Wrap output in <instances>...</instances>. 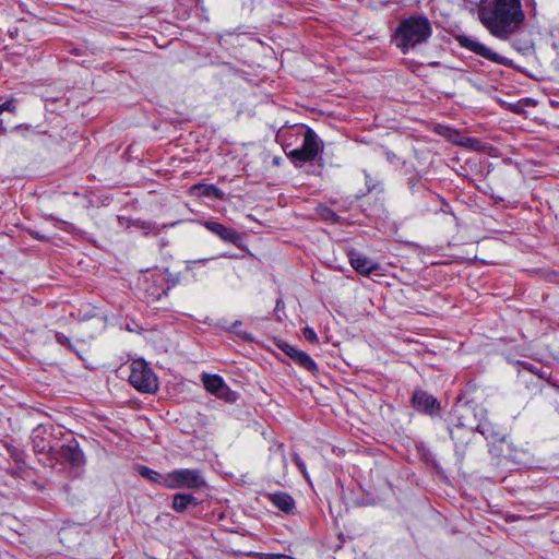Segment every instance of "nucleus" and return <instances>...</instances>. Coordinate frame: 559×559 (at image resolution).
<instances>
[{
  "label": "nucleus",
  "instance_id": "3",
  "mask_svg": "<svg viewBox=\"0 0 559 559\" xmlns=\"http://www.w3.org/2000/svg\"><path fill=\"white\" fill-rule=\"evenodd\" d=\"M129 382L133 388L143 393H153L158 388L156 376L142 359L132 361Z\"/></svg>",
  "mask_w": 559,
  "mask_h": 559
},
{
  "label": "nucleus",
  "instance_id": "25",
  "mask_svg": "<svg viewBox=\"0 0 559 559\" xmlns=\"http://www.w3.org/2000/svg\"><path fill=\"white\" fill-rule=\"evenodd\" d=\"M240 324H241V323H240V321H236V322L234 323L233 328L235 329L236 326H239Z\"/></svg>",
  "mask_w": 559,
  "mask_h": 559
},
{
  "label": "nucleus",
  "instance_id": "26",
  "mask_svg": "<svg viewBox=\"0 0 559 559\" xmlns=\"http://www.w3.org/2000/svg\"><path fill=\"white\" fill-rule=\"evenodd\" d=\"M34 442H36V441L34 440ZM39 447H41V443H35L36 449H39Z\"/></svg>",
  "mask_w": 559,
  "mask_h": 559
},
{
  "label": "nucleus",
  "instance_id": "15",
  "mask_svg": "<svg viewBox=\"0 0 559 559\" xmlns=\"http://www.w3.org/2000/svg\"><path fill=\"white\" fill-rule=\"evenodd\" d=\"M61 455L74 466H80L84 462L82 451L73 447H62Z\"/></svg>",
  "mask_w": 559,
  "mask_h": 559
},
{
  "label": "nucleus",
  "instance_id": "9",
  "mask_svg": "<svg viewBox=\"0 0 559 559\" xmlns=\"http://www.w3.org/2000/svg\"><path fill=\"white\" fill-rule=\"evenodd\" d=\"M281 348L287 356H289L293 360H295L299 366H301L306 370L312 373L318 372L317 364L307 353L299 350L286 343L282 345Z\"/></svg>",
  "mask_w": 559,
  "mask_h": 559
},
{
  "label": "nucleus",
  "instance_id": "23",
  "mask_svg": "<svg viewBox=\"0 0 559 559\" xmlns=\"http://www.w3.org/2000/svg\"><path fill=\"white\" fill-rule=\"evenodd\" d=\"M528 370H530L531 372H533V373H536L540 379H546V377H547L546 372H544V371H539V372H537V371H535V370H534V369H532V368H530Z\"/></svg>",
  "mask_w": 559,
  "mask_h": 559
},
{
  "label": "nucleus",
  "instance_id": "7",
  "mask_svg": "<svg viewBox=\"0 0 559 559\" xmlns=\"http://www.w3.org/2000/svg\"><path fill=\"white\" fill-rule=\"evenodd\" d=\"M202 382L204 388L217 397L228 402L236 401V393L227 386L222 377L216 374H203Z\"/></svg>",
  "mask_w": 559,
  "mask_h": 559
},
{
  "label": "nucleus",
  "instance_id": "1",
  "mask_svg": "<svg viewBox=\"0 0 559 559\" xmlns=\"http://www.w3.org/2000/svg\"><path fill=\"white\" fill-rule=\"evenodd\" d=\"M478 20L496 38L508 40L525 21L521 0H481Z\"/></svg>",
  "mask_w": 559,
  "mask_h": 559
},
{
  "label": "nucleus",
  "instance_id": "13",
  "mask_svg": "<svg viewBox=\"0 0 559 559\" xmlns=\"http://www.w3.org/2000/svg\"><path fill=\"white\" fill-rule=\"evenodd\" d=\"M269 499L276 508L286 513H290L295 508L294 499L285 492L269 495Z\"/></svg>",
  "mask_w": 559,
  "mask_h": 559
},
{
  "label": "nucleus",
  "instance_id": "12",
  "mask_svg": "<svg viewBox=\"0 0 559 559\" xmlns=\"http://www.w3.org/2000/svg\"><path fill=\"white\" fill-rule=\"evenodd\" d=\"M190 193L192 195L210 197V198H214L217 200L224 199V192L214 185H203V183L193 185L190 188Z\"/></svg>",
  "mask_w": 559,
  "mask_h": 559
},
{
  "label": "nucleus",
  "instance_id": "21",
  "mask_svg": "<svg viewBox=\"0 0 559 559\" xmlns=\"http://www.w3.org/2000/svg\"><path fill=\"white\" fill-rule=\"evenodd\" d=\"M56 341L61 344V345H64V346H70V341L69 338L61 334V333H56Z\"/></svg>",
  "mask_w": 559,
  "mask_h": 559
},
{
  "label": "nucleus",
  "instance_id": "24",
  "mask_svg": "<svg viewBox=\"0 0 559 559\" xmlns=\"http://www.w3.org/2000/svg\"><path fill=\"white\" fill-rule=\"evenodd\" d=\"M335 217V214L332 212H329V216H326L328 219H333Z\"/></svg>",
  "mask_w": 559,
  "mask_h": 559
},
{
  "label": "nucleus",
  "instance_id": "22",
  "mask_svg": "<svg viewBox=\"0 0 559 559\" xmlns=\"http://www.w3.org/2000/svg\"><path fill=\"white\" fill-rule=\"evenodd\" d=\"M209 259H200V260H191V261H187V270L191 271L194 269V266L199 263H204L206 262Z\"/></svg>",
  "mask_w": 559,
  "mask_h": 559
},
{
  "label": "nucleus",
  "instance_id": "6",
  "mask_svg": "<svg viewBox=\"0 0 559 559\" xmlns=\"http://www.w3.org/2000/svg\"><path fill=\"white\" fill-rule=\"evenodd\" d=\"M457 41L461 47L473 51L474 53L481 56L483 58H486L487 60H490L492 62H496L498 64H508V59L498 55L497 52L492 51L490 48L481 44L480 41L473 39L465 35L457 36Z\"/></svg>",
  "mask_w": 559,
  "mask_h": 559
},
{
  "label": "nucleus",
  "instance_id": "14",
  "mask_svg": "<svg viewBox=\"0 0 559 559\" xmlns=\"http://www.w3.org/2000/svg\"><path fill=\"white\" fill-rule=\"evenodd\" d=\"M197 504V498L190 493H176L173 498V509L177 512H183L189 507Z\"/></svg>",
  "mask_w": 559,
  "mask_h": 559
},
{
  "label": "nucleus",
  "instance_id": "18",
  "mask_svg": "<svg viewBox=\"0 0 559 559\" xmlns=\"http://www.w3.org/2000/svg\"><path fill=\"white\" fill-rule=\"evenodd\" d=\"M304 336L307 341L311 342V343H317L318 342V336L316 334V332L311 329V328H305L304 329Z\"/></svg>",
  "mask_w": 559,
  "mask_h": 559
},
{
  "label": "nucleus",
  "instance_id": "11",
  "mask_svg": "<svg viewBox=\"0 0 559 559\" xmlns=\"http://www.w3.org/2000/svg\"><path fill=\"white\" fill-rule=\"evenodd\" d=\"M349 262L356 272L365 275H369L379 270V264L377 262L355 252H350Z\"/></svg>",
  "mask_w": 559,
  "mask_h": 559
},
{
  "label": "nucleus",
  "instance_id": "10",
  "mask_svg": "<svg viewBox=\"0 0 559 559\" xmlns=\"http://www.w3.org/2000/svg\"><path fill=\"white\" fill-rule=\"evenodd\" d=\"M204 226L206 227V229L217 235L221 239L225 241L238 243L241 240L240 235L236 230L227 228L221 223L205 222Z\"/></svg>",
  "mask_w": 559,
  "mask_h": 559
},
{
  "label": "nucleus",
  "instance_id": "4",
  "mask_svg": "<svg viewBox=\"0 0 559 559\" xmlns=\"http://www.w3.org/2000/svg\"><path fill=\"white\" fill-rule=\"evenodd\" d=\"M205 486V479L200 471L181 468L167 473L164 487L168 489L187 488L197 489Z\"/></svg>",
  "mask_w": 559,
  "mask_h": 559
},
{
  "label": "nucleus",
  "instance_id": "5",
  "mask_svg": "<svg viewBox=\"0 0 559 559\" xmlns=\"http://www.w3.org/2000/svg\"><path fill=\"white\" fill-rule=\"evenodd\" d=\"M320 152L317 134L312 129H307L301 147L290 151L287 156L296 166H302L313 160Z\"/></svg>",
  "mask_w": 559,
  "mask_h": 559
},
{
  "label": "nucleus",
  "instance_id": "17",
  "mask_svg": "<svg viewBox=\"0 0 559 559\" xmlns=\"http://www.w3.org/2000/svg\"><path fill=\"white\" fill-rule=\"evenodd\" d=\"M293 460H294L295 464L298 466L299 471L305 476V478L308 479L309 476H308V473H307V469H306V464L300 459V456L297 453H295L294 456H293Z\"/></svg>",
  "mask_w": 559,
  "mask_h": 559
},
{
  "label": "nucleus",
  "instance_id": "8",
  "mask_svg": "<svg viewBox=\"0 0 559 559\" xmlns=\"http://www.w3.org/2000/svg\"><path fill=\"white\" fill-rule=\"evenodd\" d=\"M412 406L428 415H435L440 409V404L431 394L423 390H416L412 396Z\"/></svg>",
  "mask_w": 559,
  "mask_h": 559
},
{
  "label": "nucleus",
  "instance_id": "20",
  "mask_svg": "<svg viewBox=\"0 0 559 559\" xmlns=\"http://www.w3.org/2000/svg\"><path fill=\"white\" fill-rule=\"evenodd\" d=\"M261 559H294L290 556L287 555H280V554H262Z\"/></svg>",
  "mask_w": 559,
  "mask_h": 559
},
{
  "label": "nucleus",
  "instance_id": "16",
  "mask_svg": "<svg viewBox=\"0 0 559 559\" xmlns=\"http://www.w3.org/2000/svg\"><path fill=\"white\" fill-rule=\"evenodd\" d=\"M139 474L142 477H144L153 483L159 484L162 486H164V479L166 480V478H167V474H159L158 472L153 471L146 466H140Z\"/></svg>",
  "mask_w": 559,
  "mask_h": 559
},
{
  "label": "nucleus",
  "instance_id": "2",
  "mask_svg": "<svg viewBox=\"0 0 559 559\" xmlns=\"http://www.w3.org/2000/svg\"><path fill=\"white\" fill-rule=\"evenodd\" d=\"M431 34V24L426 16H409L401 21L394 35V43L402 52L406 53L417 45L426 43Z\"/></svg>",
  "mask_w": 559,
  "mask_h": 559
},
{
  "label": "nucleus",
  "instance_id": "27",
  "mask_svg": "<svg viewBox=\"0 0 559 559\" xmlns=\"http://www.w3.org/2000/svg\"><path fill=\"white\" fill-rule=\"evenodd\" d=\"M34 442H36V441L34 440ZM39 447H41V443H35L36 449H39Z\"/></svg>",
  "mask_w": 559,
  "mask_h": 559
},
{
  "label": "nucleus",
  "instance_id": "19",
  "mask_svg": "<svg viewBox=\"0 0 559 559\" xmlns=\"http://www.w3.org/2000/svg\"><path fill=\"white\" fill-rule=\"evenodd\" d=\"M4 110L11 111V112L15 111V105H14V100L13 99H9L5 103H3L2 105H0V115Z\"/></svg>",
  "mask_w": 559,
  "mask_h": 559
}]
</instances>
